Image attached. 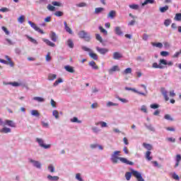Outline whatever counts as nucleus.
Segmentation results:
<instances>
[{
	"label": "nucleus",
	"instance_id": "f257e3e1",
	"mask_svg": "<svg viewBox=\"0 0 181 181\" xmlns=\"http://www.w3.org/2000/svg\"><path fill=\"white\" fill-rule=\"evenodd\" d=\"M119 153H121V151H116L113 153V154H112L110 159L112 163H118V160H120L122 163H125L126 165H130V166H133L134 162L129 161L128 159L123 157H118Z\"/></svg>",
	"mask_w": 181,
	"mask_h": 181
},
{
	"label": "nucleus",
	"instance_id": "f03ea898",
	"mask_svg": "<svg viewBox=\"0 0 181 181\" xmlns=\"http://www.w3.org/2000/svg\"><path fill=\"white\" fill-rule=\"evenodd\" d=\"M132 175L136 177L137 181H145V180H144V178L142 177V174L134 170H132V172H127L125 173V177L127 180H131V177H132Z\"/></svg>",
	"mask_w": 181,
	"mask_h": 181
},
{
	"label": "nucleus",
	"instance_id": "7ed1b4c3",
	"mask_svg": "<svg viewBox=\"0 0 181 181\" xmlns=\"http://www.w3.org/2000/svg\"><path fill=\"white\" fill-rule=\"evenodd\" d=\"M78 35L81 39H84L86 42H90L91 39L90 36H88V34L84 30L80 31Z\"/></svg>",
	"mask_w": 181,
	"mask_h": 181
},
{
	"label": "nucleus",
	"instance_id": "20e7f679",
	"mask_svg": "<svg viewBox=\"0 0 181 181\" xmlns=\"http://www.w3.org/2000/svg\"><path fill=\"white\" fill-rule=\"evenodd\" d=\"M29 25L33 28V29H35L36 32H38L39 33H41V35H45V32H43L42 30H41L36 24L30 21H28Z\"/></svg>",
	"mask_w": 181,
	"mask_h": 181
},
{
	"label": "nucleus",
	"instance_id": "39448f33",
	"mask_svg": "<svg viewBox=\"0 0 181 181\" xmlns=\"http://www.w3.org/2000/svg\"><path fill=\"white\" fill-rule=\"evenodd\" d=\"M36 141H37V142H38V144H39L40 146H41V148H44V149L50 148L51 145L50 144H45L43 139L37 138Z\"/></svg>",
	"mask_w": 181,
	"mask_h": 181
},
{
	"label": "nucleus",
	"instance_id": "423d86ee",
	"mask_svg": "<svg viewBox=\"0 0 181 181\" xmlns=\"http://www.w3.org/2000/svg\"><path fill=\"white\" fill-rule=\"evenodd\" d=\"M96 50L100 53V54H105L106 53H108L110 52V49L108 48H103L100 47H96Z\"/></svg>",
	"mask_w": 181,
	"mask_h": 181
},
{
	"label": "nucleus",
	"instance_id": "0eeeda50",
	"mask_svg": "<svg viewBox=\"0 0 181 181\" xmlns=\"http://www.w3.org/2000/svg\"><path fill=\"white\" fill-rule=\"evenodd\" d=\"M4 125H8V127H11V128H16V124H15V122H13V121H12V120H9V119H6L5 120Z\"/></svg>",
	"mask_w": 181,
	"mask_h": 181
},
{
	"label": "nucleus",
	"instance_id": "6e6552de",
	"mask_svg": "<svg viewBox=\"0 0 181 181\" xmlns=\"http://www.w3.org/2000/svg\"><path fill=\"white\" fill-rule=\"evenodd\" d=\"M160 90L165 101H169V97L168 96V91H166V89H165V88H161Z\"/></svg>",
	"mask_w": 181,
	"mask_h": 181
},
{
	"label": "nucleus",
	"instance_id": "1a4fd4ad",
	"mask_svg": "<svg viewBox=\"0 0 181 181\" xmlns=\"http://www.w3.org/2000/svg\"><path fill=\"white\" fill-rule=\"evenodd\" d=\"M119 66H118V65H115L109 69V74H112L114 71H119Z\"/></svg>",
	"mask_w": 181,
	"mask_h": 181
},
{
	"label": "nucleus",
	"instance_id": "9d476101",
	"mask_svg": "<svg viewBox=\"0 0 181 181\" xmlns=\"http://www.w3.org/2000/svg\"><path fill=\"white\" fill-rule=\"evenodd\" d=\"M30 162L31 163H33L34 166L37 168V169H40L42 168V164L39 163V161H36L35 160L30 159Z\"/></svg>",
	"mask_w": 181,
	"mask_h": 181
},
{
	"label": "nucleus",
	"instance_id": "9b49d317",
	"mask_svg": "<svg viewBox=\"0 0 181 181\" xmlns=\"http://www.w3.org/2000/svg\"><path fill=\"white\" fill-rule=\"evenodd\" d=\"M117 16V11L112 10L109 12L107 14V18H110V19H114Z\"/></svg>",
	"mask_w": 181,
	"mask_h": 181
},
{
	"label": "nucleus",
	"instance_id": "f8f14e48",
	"mask_svg": "<svg viewBox=\"0 0 181 181\" xmlns=\"http://www.w3.org/2000/svg\"><path fill=\"white\" fill-rule=\"evenodd\" d=\"M42 40L43 42H45V43H46V45H47V46H50L51 47H54L56 46V44H54V42H51L47 39L43 38Z\"/></svg>",
	"mask_w": 181,
	"mask_h": 181
},
{
	"label": "nucleus",
	"instance_id": "ddd939ff",
	"mask_svg": "<svg viewBox=\"0 0 181 181\" xmlns=\"http://www.w3.org/2000/svg\"><path fill=\"white\" fill-rule=\"evenodd\" d=\"M49 37L52 42H57V35H56V33L52 31Z\"/></svg>",
	"mask_w": 181,
	"mask_h": 181
},
{
	"label": "nucleus",
	"instance_id": "4468645a",
	"mask_svg": "<svg viewBox=\"0 0 181 181\" xmlns=\"http://www.w3.org/2000/svg\"><path fill=\"white\" fill-rule=\"evenodd\" d=\"M88 65L90 66V67H92V69H93V70H98L99 67L97 65V64H95V62L94 61H91L88 63Z\"/></svg>",
	"mask_w": 181,
	"mask_h": 181
},
{
	"label": "nucleus",
	"instance_id": "2eb2a0df",
	"mask_svg": "<svg viewBox=\"0 0 181 181\" xmlns=\"http://www.w3.org/2000/svg\"><path fill=\"white\" fill-rule=\"evenodd\" d=\"M64 25L65 26L66 32L69 33V35H73V30H71V28H70V27H69V25H67V22L64 21Z\"/></svg>",
	"mask_w": 181,
	"mask_h": 181
},
{
	"label": "nucleus",
	"instance_id": "dca6fc26",
	"mask_svg": "<svg viewBox=\"0 0 181 181\" xmlns=\"http://www.w3.org/2000/svg\"><path fill=\"white\" fill-rule=\"evenodd\" d=\"M64 69L69 73H74V68L71 66L67 65L64 66Z\"/></svg>",
	"mask_w": 181,
	"mask_h": 181
},
{
	"label": "nucleus",
	"instance_id": "f3484780",
	"mask_svg": "<svg viewBox=\"0 0 181 181\" xmlns=\"http://www.w3.org/2000/svg\"><path fill=\"white\" fill-rule=\"evenodd\" d=\"M122 55L119 52H114L113 53V59L115 60H118L119 59H122Z\"/></svg>",
	"mask_w": 181,
	"mask_h": 181
},
{
	"label": "nucleus",
	"instance_id": "a211bd4d",
	"mask_svg": "<svg viewBox=\"0 0 181 181\" xmlns=\"http://www.w3.org/2000/svg\"><path fill=\"white\" fill-rule=\"evenodd\" d=\"M143 146L145 149H147L148 151H152L153 147L150 144L143 143Z\"/></svg>",
	"mask_w": 181,
	"mask_h": 181
},
{
	"label": "nucleus",
	"instance_id": "6ab92c4d",
	"mask_svg": "<svg viewBox=\"0 0 181 181\" xmlns=\"http://www.w3.org/2000/svg\"><path fill=\"white\" fill-rule=\"evenodd\" d=\"M11 128L8 127H4L1 129H0L1 134H8L11 132Z\"/></svg>",
	"mask_w": 181,
	"mask_h": 181
},
{
	"label": "nucleus",
	"instance_id": "aec40b11",
	"mask_svg": "<svg viewBox=\"0 0 181 181\" xmlns=\"http://www.w3.org/2000/svg\"><path fill=\"white\" fill-rule=\"evenodd\" d=\"M47 179H48V180H50V181H57V180H59V176H52L50 175H48Z\"/></svg>",
	"mask_w": 181,
	"mask_h": 181
},
{
	"label": "nucleus",
	"instance_id": "412c9836",
	"mask_svg": "<svg viewBox=\"0 0 181 181\" xmlns=\"http://www.w3.org/2000/svg\"><path fill=\"white\" fill-rule=\"evenodd\" d=\"M180 160H181L180 154H177L176 155V163H175V168H177V166H179V164L180 163Z\"/></svg>",
	"mask_w": 181,
	"mask_h": 181
},
{
	"label": "nucleus",
	"instance_id": "4be33fe9",
	"mask_svg": "<svg viewBox=\"0 0 181 181\" xmlns=\"http://www.w3.org/2000/svg\"><path fill=\"white\" fill-rule=\"evenodd\" d=\"M89 56L93 60H98V55H97V54H95V53H94L93 52H89Z\"/></svg>",
	"mask_w": 181,
	"mask_h": 181
},
{
	"label": "nucleus",
	"instance_id": "5701e85b",
	"mask_svg": "<svg viewBox=\"0 0 181 181\" xmlns=\"http://www.w3.org/2000/svg\"><path fill=\"white\" fill-rule=\"evenodd\" d=\"M152 46L155 47H158L159 49H162L163 47V44L162 42H151Z\"/></svg>",
	"mask_w": 181,
	"mask_h": 181
},
{
	"label": "nucleus",
	"instance_id": "b1692460",
	"mask_svg": "<svg viewBox=\"0 0 181 181\" xmlns=\"http://www.w3.org/2000/svg\"><path fill=\"white\" fill-rule=\"evenodd\" d=\"M57 77V75L54 74H49L48 75V80H49L50 81H53V80H56Z\"/></svg>",
	"mask_w": 181,
	"mask_h": 181
},
{
	"label": "nucleus",
	"instance_id": "393cba45",
	"mask_svg": "<svg viewBox=\"0 0 181 181\" xmlns=\"http://www.w3.org/2000/svg\"><path fill=\"white\" fill-rule=\"evenodd\" d=\"M115 32L116 33V35H117L118 36H121V35H122V30H121V28L120 27H116L115 29Z\"/></svg>",
	"mask_w": 181,
	"mask_h": 181
},
{
	"label": "nucleus",
	"instance_id": "a878e982",
	"mask_svg": "<svg viewBox=\"0 0 181 181\" xmlns=\"http://www.w3.org/2000/svg\"><path fill=\"white\" fill-rule=\"evenodd\" d=\"M5 57L6 59L8 64L11 66V67H13V66H14L13 62H12V59L9 57V56L6 55Z\"/></svg>",
	"mask_w": 181,
	"mask_h": 181
},
{
	"label": "nucleus",
	"instance_id": "bb28decb",
	"mask_svg": "<svg viewBox=\"0 0 181 181\" xmlns=\"http://www.w3.org/2000/svg\"><path fill=\"white\" fill-rule=\"evenodd\" d=\"M66 45L67 46H69V47H70L71 49H73V47H74V43H73V40H71V39H69L66 42Z\"/></svg>",
	"mask_w": 181,
	"mask_h": 181
},
{
	"label": "nucleus",
	"instance_id": "cd10ccee",
	"mask_svg": "<svg viewBox=\"0 0 181 181\" xmlns=\"http://www.w3.org/2000/svg\"><path fill=\"white\" fill-rule=\"evenodd\" d=\"M152 152L151 151H146L145 156H146V159H147V160H152V156H151Z\"/></svg>",
	"mask_w": 181,
	"mask_h": 181
},
{
	"label": "nucleus",
	"instance_id": "c85d7f7f",
	"mask_svg": "<svg viewBox=\"0 0 181 181\" xmlns=\"http://www.w3.org/2000/svg\"><path fill=\"white\" fill-rule=\"evenodd\" d=\"M166 11H169V6H165L164 7L160 8V11L161 13H164V12H166Z\"/></svg>",
	"mask_w": 181,
	"mask_h": 181
},
{
	"label": "nucleus",
	"instance_id": "c756f323",
	"mask_svg": "<svg viewBox=\"0 0 181 181\" xmlns=\"http://www.w3.org/2000/svg\"><path fill=\"white\" fill-rule=\"evenodd\" d=\"M99 30H100V33H103V35H105V36L108 35V31H107L104 28H103V26H100Z\"/></svg>",
	"mask_w": 181,
	"mask_h": 181
},
{
	"label": "nucleus",
	"instance_id": "7c9ffc66",
	"mask_svg": "<svg viewBox=\"0 0 181 181\" xmlns=\"http://www.w3.org/2000/svg\"><path fill=\"white\" fill-rule=\"evenodd\" d=\"M33 100L37 101L38 103H45V98L40 97H34Z\"/></svg>",
	"mask_w": 181,
	"mask_h": 181
},
{
	"label": "nucleus",
	"instance_id": "2f4dec72",
	"mask_svg": "<svg viewBox=\"0 0 181 181\" xmlns=\"http://www.w3.org/2000/svg\"><path fill=\"white\" fill-rule=\"evenodd\" d=\"M148 4H155V0H145L142 4V6H145V5H148Z\"/></svg>",
	"mask_w": 181,
	"mask_h": 181
},
{
	"label": "nucleus",
	"instance_id": "473e14b6",
	"mask_svg": "<svg viewBox=\"0 0 181 181\" xmlns=\"http://www.w3.org/2000/svg\"><path fill=\"white\" fill-rule=\"evenodd\" d=\"M60 83H63V79L59 78L57 81H55V82L53 83V86L57 87V86H59Z\"/></svg>",
	"mask_w": 181,
	"mask_h": 181
},
{
	"label": "nucleus",
	"instance_id": "72a5a7b5",
	"mask_svg": "<svg viewBox=\"0 0 181 181\" xmlns=\"http://www.w3.org/2000/svg\"><path fill=\"white\" fill-rule=\"evenodd\" d=\"M60 83H63V79L59 78L57 81H55V82L53 83V86L57 87V86H59Z\"/></svg>",
	"mask_w": 181,
	"mask_h": 181
},
{
	"label": "nucleus",
	"instance_id": "f704fd0d",
	"mask_svg": "<svg viewBox=\"0 0 181 181\" xmlns=\"http://www.w3.org/2000/svg\"><path fill=\"white\" fill-rule=\"evenodd\" d=\"M60 83H63V79L59 78L57 81H55V82L53 83V86L57 87V86H59Z\"/></svg>",
	"mask_w": 181,
	"mask_h": 181
},
{
	"label": "nucleus",
	"instance_id": "c9c22d12",
	"mask_svg": "<svg viewBox=\"0 0 181 181\" xmlns=\"http://www.w3.org/2000/svg\"><path fill=\"white\" fill-rule=\"evenodd\" d=\"M60 83H63V79L59 78L57 81H55V82L53 83V86L57 87V86H59Z\"/></svg>",
	"mask_w": 181,
	"mask_h": 181
},
{
	"label": "nucleus",
	"instance_id": "e433bc0d",
	"mask_svg": "<svg viewBox=\"0 0 181 181\" xmlns=\"http://www.w3.org/2000/svg\"><path fill=\"white\" fill-rule=\"evenodd\" d=\"M132 73V68H127L123 71V74H131Z\"/></svg>",
	"mask_w": 181,
	"mask_h": 181
},
{
	"label": "nucleus",
	"instance_id": "4c0bfd02",
	"mask_svg": "<svg viewBox=\"0 0 181 181\" xmlns=\"http://www.w3.org/2000/svg\"><path fill=\"white\" fill-rule=\"evenodd\" d=\"M47 8L48 11H51V12H54V11H56V7H54L52 4H48Z\"/></svg>",
	"mask_w": 181,
	"mask_h": 181
},
{
	"label": "nucleus",
	"instance_id": "58836bf2",
	"mask_svg": "<svg viewBox=\"0 0 181 181\" xmlns=\"http://www.w3.org/2000/svg\"><path fill=\"white\" fill-rule=\"evenodd\" d=\"M54 15L57 17L63 16L64 15V13L63 11H56Z\"/></svg>",
	"mask_w": 181,
	"mask_h": 181
},
{
	"label": "nucleus",
	"instance_id": "ea45409f",
	"mask_svg": "<svg viewBox=\"0 0 181 181\" xmlns=\"http://www.w3.org/2000/svg\"><path fill=\"white\" fill-rule=\"evenodd\" d=\"M95 125H101L102 128H105L107 127V123L105 122H99L95 123Z\"/></svg>",
	"mask_w": 181,
	"mask_h": 181
},
{
	"label": "nucleus",
	"instance_id": "a19ab883",
	"mask_svg": "<svg viewBox=\"0 0 181 181\" xmlns=\"http://www.w3.org/2000/svg\"><path fill=\"white\" fill-rule=\"evenodd\" d=\"M8 84H9L10 86H13V87H19V86H21V83L16 81L9 82Z\"/></svg>",
	"mask_w": 181,
	"mask_h": 181
},
{
	"label": "nucleus",
	"instance_id": "79ce46f5",
	"mask_svg": "<svg viewBox=\"0 0 181 181\" xmlns=\"http://www.w3.org/2000/svg\"><path fill=\"white\" fill-rule=\"evenodd\" d=\"M153 69H163V66L160 65V64H158L156 62H154L153 64Z\"/></svg>",
	"mask_w": 181,
	"mask_h": 181
},
{
	"label": "nucleus",
	"instance_id": "37998d69",
	"mask_svg": "<svg viewBox=\"0 0 181 181\" xmlns=\"http://www.w3.org/2000/svg\"><path fill=\"white\" fill-rule=\"evenodd\" d=\"M31 115H34V117H39L40 115V113L37 110H32L31 111Z\"/></svg>",
	"mask_w": 181,
	"mask_h": 181
},
{
	"label": "nucleus",
	"instance_id": "c03bdc74",
	"mask_svg": "<svg viewBox=\"0 0 181 181\" xmlns=\"http://www.w3.org/2000/svg\"><path fill=\"white\" fill-rule=\"evenodd\" d=\"M71 122H77V124H81V121L78 120V118L74 117V118L71 119Z\"/></svg>",
	"mask_w": 181,
	"mask_h": 181
},
{
	"label": "nucleus",
	"instance_id": "a18cd8bd",
	"mask_svg": "<svg viewBox=\"0 0 181 181\" xmlns=\"http://www.w3.org/2000/svg\"><path fill=\"white\" fill-rule=\"evenodd\" d=\"M27 37L30 40V42L32 43H34V45H37V41L33 37H30L29 35H27Z\"/></svg>",
	"mask_w": 181,
	"mask_h": 181
},
{
	"label": "nucleus",
	"instance_id": "49530a36",
	"mask_svg": "<svg viewBox=\"0 0 181 181\" xmlns=\"http://www.w3.org/2000/svg\"><path fill=\"white\" fill-rule=\"evenodd\" d=\"M18 21L20 23H23L25 22V16H21L18 18Z\"/></svg>",
	"mask_w": 181,
	"mask_h": 181
},
{
	"label": "nucleus",
	"instance_id": "de8ad7c7",
	"mask_svg": "<svg viewBox=\"0 0 181 181\" xmlns=\"http://www.w3.org/2000/svg\"><path fill=\"white\" fill-rule=\"evenodd\" d=\"M103 11H104V8H103V7H98L95 9V13H100L103 12Z\"/></svg>",
	"mask_w": 181,
	"mask_h": 181
},
{
	"label": "nucleus",
	"instance_id": "09e8293b",
	"mask_svg": "<svg viewBox=\"0 0 181 181\" xmlns=\"http://www.w3.org/2000/svg\"><path fill=\"white\" fill-rule=\"evenodd\" d=\"M96 40H98V42H100V43H103V37L100 34L95 35Z\"/></svg>",
	"mask_w": 181,
	"mask_h": 181
},
{
	"label": "nucleus",
	"instance_id": "8fccbe9b",
	"mask_svg": "<svg viewBox=\"0 0 181 181\" xmlns=\"http://www.w3.org/2000/svg\"><path fill=\"white\" fill-rule=\"evenodd\" d=\"M112 106L117 107V106H118V103H114L112 102H108L107 103V107H112Z\"/></svg>",
	"mask_w": 181,
	"mask_h": 181
},
{
	"label": "nucleus",
	"instance_id": "3c124183",
	"mask_svg": "<svg viewBox=\"0 0 181 181\" xmlns=\"http://www.w3.org/2000/svg\"><path fill=\"white\" fill-rule=\"evenodd\" d=\"M76 6L78 8H84V6H87V4H86L85 2H81V3L76 4Z\"/></svg>",
	"mask_w": 181,
	"mask_h": 181
},
{
	"label": "nucleus",
	"instance_id": "603ef678",
	"mask_svg": "<svg viewBox=\"0 0 181 181\" xmlns=\"http://www.w3.org/2000/svg\"><path fill=\"white\" fill-rule=\"evenodd\" d=\"M52 115H54V117H55L56 119H59V111L54 110L52 112Z\"/></svg>",
	"mask_w": 181,
	"mask_h": 181
},
{
	"label": "nucleus",
	"instance_id": "864d4df0",
	"mask_svg": "<svg viewBox=\"0 0 181 181\" xmlns=\"http://www.w3.org/2000/svg\"><path fill=\"white\" fill-rule=\"evenodd\" d=\"M170 23H172V20H170V19H166L164 21L165 26H169V25H170Z\"/></svg>",
	"mask_w": 181,
	"mask_h": 181
},
{
	"label": "nucleus",
	"instance_id": "5fc2aeb1",
	"mask_svg": "<svg viewBox=\"0 0 181 181\" xmlns=\"http://www.w3.org/2000/svg\"><path fill=\"white\" fill-rule=\"evenodd\" d=\"M52 5H53V6H62V3L59 1H52Z\"/></svg>",
	"mask_w": 181,
	"mask_h": 181
},
{
	"label": "nucleus",
	"instance_id": "6e6d98bb",
	"mask_svg": "<svg viewBox=\"0 0 181 181\" xmlns=\"http://www.w3.org/2000/svg\"><path fill=\"white\" fill-rule=\"evenodd\" d=\"M129 8H131V9H138L139 6L138 4H131L129 5Z\"/></svg>",
	"mask_w": 181,
	"mask_h": 181
},
{
	"label": "nucleus",
	"instance_id": "4d7b16f0",
	"mask_svg": "<svg viewBox=\"0 0 181 181\" xmlns=\"http://www.w3.org/2000/svg\"><path fill=\"white\" fill-rule=\"evenodd\" d=\"M76 179L77 180H78V181H83V178H81V174H80V173H77V174L76 175Z\"/></svg>",
	"mask_w": 181,
	"mask_h": 181
},
{
	"label": "nucleus",
	"instance_id": "13d9d810",
	"mask_svg": "<svg viewBox=\"0 0 181 181\" xmlns=\"http://www.w3.org/2000/svg\"><path fill=\"white\" fill-rule=\"evenodd\" d=\"M168 54H169V52L166 51H163L160 52V56H163V57H168Z\"/></svg>",
	"mask_w": 181,
	"mask_h": 181
},
{
	"label": "nucleus",
	"instance_id": "bf43d9fd",
	"mask_svg": "<svg viewBox=\"0 0 181 181\" xmlns=\"http://www.w3.org/2000/svg\"><path fill=\"white\" fill-rule=\"evenodd\" d=\"M46 62H50L52 60V57H50V52H48L46 57H45Z\"/></svg>",
	"mask_w": 181,
	"mask_h": 181
},
{
	"label": "nucleus",
	"instance_id": "052dcab7",
	"mask_svg": "<svg viewBox=\"0 0 181 181\" xmlns=\"http://www.w3.org/2000/svg\"><path fill=\"white\" fill-rule=\"evenodd\" d=\"M175 19V21H181V13H176Z\"/></svg>",
	"mask_w": 181,
	"mask_h": 181
},
{
	"label": "nucleus",
	"instance_id": "680f3d73",
	"mask_svg": "<svg viewBox=\"0 0 181 181\" xmlns=\"http://www.w3.org/2000/svg\"><path fill=\"white\" fill-rule=\"evenodd\" d=\"M160 64H164V66H168V62L165 59H160Z\"/></svg>",
	"mask_w": 181,
	"mask_h": 181
},
{
	"label": "nucleus",
	"instance_id": "e2e57ef3",
	"mask_svg": "<svg viewBox=\"0 0 181 181\" xmlns=\"http://www.w3.org/2000/svg\"><path fill=\"white\" fill-rule=\"evenodd\" d=\"M164 118L165 119H168V121H173V118H171L170 115H165Z\"/></svg>",
	"mask_w": 181,
	"mask_h": 181
},
{
	"label": "nucleus",
	"instance_id": "0e129e2a",
	"mask_svg": "<svg viewBox=\"0 0 181 181\" xmlns=\"http://www.w3.org/2000/svg\"><path fill=\"white\" fill-rule=\"evenodd\" d=\"M151 108L153 110H156V108H159V105L158 104H152L150 105Z\"/></svg>",
	"mask_w": 181,
	"mask_h": 181
},
{
	"label": "nucleus",
	"instance_id": "69168bd1",
	"mask_svg": "<svg viewBox=\"0 0 181 181\" xmlns=\"http://www.w3.org/2000/svg\"><path fill=\"white\" fill-rule=\"evenodd\" d=\"M48 170H49V172H51V173H54V167H53V165H50L49 166H48Z\"/></svg>",
	"mask_w": 181,
	"mask_h": 181
},
{
	"label": "nucleus",
	"instance_id": "338daca9",
	"mask_svg": "<svg viewBox=\"0 0 181 181\" xmlns=\"http://www.w3.org/2000/svg\"><path fill=\"white\" fill-rule=\"evenodd\" d=\"M147 129H149V131H152L153 132H155V128L153 127L152 125L146 126Z\"/></svg>",
	"mask_w": 181,
	"mask_h": 181
},
{
	"label": "nucleus",
	"instance_id": "774afa93",
	"mask_svg": "<svg viewBox=\"0 0 181 181\" xmlns=\"http://www.w3.org/2000/svg\"><path fill=\"white\" fill-rule=\"evenodd\" d=\"M148 37H149V35H148V34H146V33H144L143 35L142 39H143V40L146 41V40H148Z\"/></svg>",
	"mask_w": 181,
	"mask_h": 181
}]
</instances>
